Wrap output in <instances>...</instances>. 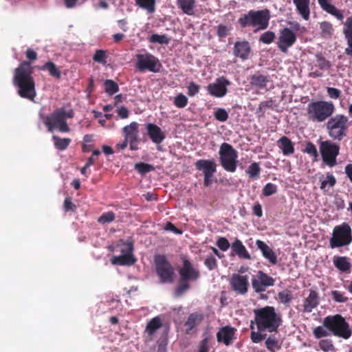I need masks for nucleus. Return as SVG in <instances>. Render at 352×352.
<instances>
[{"instance_id":"c03bdc74","label":"nucleus","mask_w":352,"mask_h":352,"mask_svg":"<svg viewBox=\"0 0 352 352\" xmlns=\"http://www.w3.org/2000/svg\"><path fill=\"white\" fill-rule=\"evenodd\" d=\"M245 172L251 179H257L261 173V168L258 163L254 162L251 164Z\"/></svg>"},{"instance_id":"4d7b16f0","label":"nucleus","mask_w":352,"mask_h":352,"mask_svg":"<svg viewBox=\"0 0 352 352\" xmlns=\"http://www.w3.org/2000/svg\"><path fill=\"white\" fill-rule=\"evenodd\" d=\"M275 38V34L272 31L264 32L260 37V41L265 44L271 43Z\"/></svg>"},{"instance_id":"4c0bfd02","label":"nucleus","mask_w":352,"mask_h":352,"mask_svg":"<svg viewBox=\"0 0 352 352\" xmlns=\"http://www.w3.org/2000/svg\"><path fill=\"white\" fill-rule=\"evenodd\" d=\"M331 333V330L322 324V325L318 326L313 330V335L316 339L327 337Z\"/></svg>"},{"instance_id":"79ce46f5","label":"nucleus","mask_w":352,"mask_h":352,"mask_svg":"<svg viewBox=\"0 0 352 352\" xmlns=\"http://www.w3.org/2000/svg\"><path fill=\"white\" fill-rule=\"evenodd\" d=\"M316 66L322 70H328L331 67V63L326 60L320 54L316 55Z\"/></svg>"},{"instance_id":"49530a36","label":"nucleus","mask_w":352,"mask_h":352,"mask_svg":"<svg viewBox=\"0 0 352 352\" xmlns=\"http://www.w3.org/2000/svg\"><path fill=\"white\" fill-rule=\"evenodd\" d=\"M135 169L141 175H145L147 173L154 170L155 168L153 165L140 162L135 164Z\"/></svg>"},{"instance_id":"ddd939ff","label":"nucleus","mask_w":352,"mask_h":352,"mask_svg":"<svg viewBox=\"0 0 352 352\" xmlns=\"http://www.w3.org/2000/svg\"><path fill=\"white\" fill-rule=\"evenodd\" d=\"M339 146L331 141H322L320 144V151L323 162L332 167L336 164V157L339 154Z\"/></svg>"},{"instance_id":"680f3d73","label":"nucleus","mask_w":352,"mask_h":352,"mask_svg":"<svg viewBox=\"0 0 352 352\" xmlns=\"http://www.w3.org/2000/svg\"><path fill=\"white\" fill-rule=\"evenodd\" d=\"M200 89V86L193 82H191L189 83V85L188 86V94L190 96H194L196 95Z\"/></svg>"},{"instance_id":"9d476101","label":"nucleus","mask_w":352,"mask_h":352,"mask_svg":"<svg viewBox=\"0 0 352 352\" xmlns=\"http://www.w3.org/2000/svg\"><path fill=\"white\" fill-rule=\"evenodd\" d=\"M219 154L223 168L228 172H235L237 166V151L231 145L224 142L220 147Z\"/></svg>"},{"instance_id":"13d9d810","label":"nucleus","mask_w":352,"mask_h":352,"mask_svg":"<svg viewBox=\"0 0 352 352\" xmlns=\"http://www.w3.org/2000/svg\"><path fill=\"white\" fill-rule=\"evenodd\" d=\"M133 245L132 242H126L123 244V248L121 249V254L123 255H133Z\"/></svg>"},{"instance_id":"5fc2aeb1","label":"nucleus","mask_w":352,"mask_h":352,"mask_svg":"<svg viewBox=\"0 0 352 352\" xmlns=\"http://www.w3.org/2000/svg\"><path fill=\"white\" fill-rule=\"evenodd\" d=\"M277 192V186L272 183H267L263 189V194L265 197H269L275 194Z\"/></svg>"},{"instance_id":"58836bf2","label":"nucleus","mask_w":352,"mask_h":352,"mask_svg":"<svg viewBox=\"0 0 352 352\" xmlns=\"http://www.w3.org/2000/svg\"><path fill=\"white\" fill-rule=\"evenodd\" d=\"M265 346L271 352H276L280 349L278 340L274 336H269L265 340Z\"/></svg>"},{"instance_id":"423d86ee","label":"nucleus","mask_w":352,"mask_h":352,"mask_svg":"<svg viewBox=\"0 0 352 352\" xmlns=\"http://www.w3.org/2000/svg\"><path fill=\"white\" fill-rule=\"evenodd\" d=\"M323 324L329 327L331 333L344 340L349 339L352 335L349 324L340 314L328 316L323 319Z\"/></svg>"},{"instance_id":"e433bc0d","label":"nucleus","mask_w":352,"mask_h":352,"mask_svg":"<svg viewBox=\"0 0 352 352\" xmlns=\"http://www.w3.org/2000/svg\"><path fill=\"white\" fill-rule=\"evenodd\" d=\"M177 2L184 13L188 15L193 14L195 4V0H177Z\"/></svg>"},{"instance_id":"0eeeda50","label":"nucleus","mask_w":352,"mask_h":352,"mask_svg":"<svg viewBox=\"0 0 352 352\" xmlns=\"http://www.w3.org/2000/svg\"><path fill=\"white\" fill-rule=\"evenodd\" d=\"M270 14L268 10H250L239 20L242 27L252 26L256 30H265L268 27Z\"/></svg>"},{"instance_id":"c9c22d12","label":"nucleus","mask_w":352,"mask_h":352,"mask_svg":"<svg viewBox=\"0 0 352 352\" xmlns=\"http://www.w3.org/2000/svg\"><path fill=\"white\" fill-rule=\"evenodd\" d=\"M268 81L267 77L261 74L253 75L250 79L251 85L258 89L265 88Z\"/></svg>"},{"instance_id":"f3484780","label":"nucleus","mask_w":352,"mask_h":352,"mask_svg":"<svg viewBox=\"0 0 352 352\" xmlns=\"http://www.w3.org/2000/svg\"><path fill=\"white\" fill-rule=\"evenodd\" d=\"M275 280L262 271H258L256 276L252 279V287L256 293L265 292L267 287L273 286Z\"/></svg>"},{"instance_id":"7c9ffc66","label":"nucleus","mask_w":352,"mask_h":352,"mask_svg":"<svg viewBox=\"0 0 352 352\" xmlns=\"http://www.w3.org/2000/svg\"><path fill=\"white\" fill-rule=\"evenodd\" d=\"M111 261L113 265H132L136 262V259L134 256L121 254L118 256H113Z\"/></svg>"},{"instance_id":"f8f14e48","label":"nucleus","mask_w":352,"mask_h":352,"mask_svg":"<svg viewBox=\"0 0 352 352\" xmlns=\"http://www.w3.org/2000/svg\"><path fill=\"white\" fill-rule=\"evenodd\" d=\"M136 67L139 71H149L152 72L160 71L161 64L159 60L151 54H138L136 55Z\"/></svg>"},{"instance_id":"a19ab883","label":"nucleus","mask_w":352,"mask_h":352,"mask_svg":"<svg viewBox=\"0 0 352 352\" xmlns=\"http://www.w3.org/2000/svg\"><path fill=\"white\" fill-rule=\"evenodd\" d=\"M321 35L324 38H329L333 34V28L332 25L327 21H323L320 24Z\"/></svg>"},{"instance_id":"37998d69","label":"nucleus","mask_w":352,"mask_h":352,"mask_svg":"<svg viewBox=\"0 0 352 352\" xmlns=\"http://www.w3.org/2000/svg\"><path fill=\"white\" fill-rule=\"evenodd\" d=\"M318 346L324 352H336V351L333 341L330 339L321 340L318 343Z\"/></svg>"},{"instance_id":"72a5a7b5","label":"nucleus","mask_w":352,"mask_h":352,"mask_svg":"<svg viewBox=\"0 0 352 352\" xmlns=\"http://www.w3.org/2000/svg\"><path fill=\"white\" fill-rule=\"evenodd\" d=\"M39 70L48 71L50 75L57 79H60L61 77V72L58 69L56 65L52 61H48L44 65L38 67Z\"/></svg>"},{"instance_id":"8fccbe9b","label":"nucleus","mask_w":352,"mask_h":352,"mask_svg":"<svg viewBox=\"0 0 352 352\" xmlns=\"http://www.w3.org/2000/svg\"><path fill=\"white\" fill-rule=\"evenodd\" d=\"M116 218L115 213L112 211L104 212L98 219V222L101 224H106L114 221Z\"/></svg>"},{"instance_id":"603ef678","label":"nucleus","mask_w":352,"mask_h":352,"mask_svg":"<svg viewBox=\"0 0 352 352\" xmlns=\"http://www.w3.org/2000/svg\"><path fill=\"white\" fill-rule=\"evenodd\" d=\"M278 298L281 303L287 304L292 300V294L288 290H283L278 294Z\"/></svg>"},{"instance_id":"dca6fc26","label":"nucleus","mask_w":352,"mask_h":352,"mask_svg":"<svg viewBox=\"0 0 352 352\" xmlns=\"http://www.w3.org/2000/svg\"><path fill=\"white\" fill-rule=\"evenodd\" d=\"M196 168L202 171L204 175V185L208 186L212 184V178L216 171L214 160H199L195 163Z\"/></svg>"},{"instance_id":"3c124183","label":"nucleus","mask_w":352,"mask_h":352,"mask_svg":"<svg viewBox=\"0 0 352 352\" xmlns=\"http://www.w3.org/2000/svg\"><path fill=\"white\" fill-rule=\"evenodd\" d=\"M214 116L218 121L225 122L228 118V113L225 109L217 108L214 112Z\"/></svg>"},{"instance_id":"b1692460","label":"nucleus","mask_w":352,"mask_h":352,"mask_svg":"<svg viewBox=\"0 0 352 352\" xmlns=\"http://www.w3.org/2000/svg\"><path fill=\"white\" fill-rule=\"evenodd\" d=\"M204 320V315L200 313L191 314L185 323V331L187 333H191L193 329L201 324Z\"/></svg>"},{"instance_id":"c756f323","label":"nucleus","mask_w":352,"mask_h":352,"mask_svg":"<svg viewBox=\"0 0 352 352\" xmlns=\"http://www.w3.org/2000/svg\"><path fill=\"white\" fill-rule=\"evenodd\" d=\"M319 181L320 182V189L324 192L328 191L336 182L335 177L329 173L327 175H320L319 177Z\"/></svg>"},{"instance_id":"5701e85b","label":"nucleus","mask_w":352,"mask_h":352,"mask_svg":"<svg viewBox=\"0 0 352 352\" xmlns=\"http://www.w3.org/2000/svg\"><path fill=\"white\" fill-rule=\"evenodd\" d=\"M250 52V46L248 41H237L234 44V54L243 60L248 58Z\"/></svg>"},{"instance_id":"1a4fd4ad","label":"nucleus","mask_w":352,"mask_h":352,"mask_svg":"<svg viewBox=\"0 0 352 352\" xmlns=\"http://www.w3.org/2000/svg\"><path fill=\"white\" fill-rule=\"evenodd\" d=\"M349 126V120L343 115H336L329 120L327 129L330 137L334 140H340L346 134Z\"/></svg>"},{"instance_id":"de8ad7c7","label":"nucleus","mask_w":352,"mask_h":352,"mask_svg":"<svg viewBox=\"0 0 352 352\" xmlns=\"http://www.w3.org/2000/svg\"><path fill=\"white\" fill-rule=\"evenodd\" d=\"M332 298L336 302L344 303L348 301L349 298L346 296L344 292L338 290H332L331 292Z\"/></svg>"},{"instance_id":"69168bd1","label":"nucleus","mask_w":352,"mask_h":352,"mask_svg":"<svg viewBox=\"0 0 352 352\" xmlns=\"http://www.w3.org/2000/svg\"><path fill=\"white\" fill-rule=\"evenodd\" d=\"M209 351V338L206 336L201 342L199 344L198 352H208Z\"/></svg>"},{"instance_id":"39448f33","label":"nucleus","mask_w":352,"mask_h":352,"mask_svg":"<svg viewBox=\"0 0 352 352\" xmlns=\"http://www.w3.org/2000/svg\"><path fill=\"white\" fill-rule=\"evenodd\" d=\"M334 111V106L330 102L312 101L307 104L306 111L308 120L322 122L330 117Z\"/></svg>"},{"instance_id":"a211bd4d","label":"nucleus","mask_w":352,"mask_h":352,"mask_svg":"<svg viewBox=\"0 0 352 352\" xmlns=\"http://www.w3.org/2000/svg\"><path fill=\"white\" fill-rule=\"evenodd\" d=\"M296 41L295 33L288 28H285L280 31L277 45L278 48L286 53L288 48L292 47Z\"/></svg>"},{"instance_id":"864d4df0","label":"nucleus","mask_w":352,"mask_h":352,"mask_svg":"<svg viewBox=\"0 0 352 352\" xmlns=\"http://www.w3.org/2000/svg\"><path fill=\"white\" fill-rule=\"evenodd\" d=\"M343 34L344 37L352 36V16L348 17L344 23Z\"/></svg>"},{"instance_id":"9b49d317","label":"nucleus","mask_w":352,"mask_h":352,"mask_svg":"<svg viewBox=\"0 0 352 352\" xmlns=\"http://www.w3.org/2000/svg\"><path fill=\"white\" fill-rule=\"evenodd\" d=\"M156 272L161 282L170 283L173 280L174 269L164 255H156L154 258Z\"/></svg>"},{"instance_id":"4468645a","label":"nucleus","mask_w":352,"mask_h":352,"mask_svg":"<svg viewBox=\"0 0 352 352\" xmlns=\"http://www.w3.org/2000/svg\"><path fill=\"white\" fill-rule=\"evenodd\" d=\"M231 289L236 294L245 296L250 287L249 276L233 274L229 280Z\"/></svg>"},{"instance_id":"338daca9","label":"nucleus","mask_w":352,"mask_h":352,"mask_svg":"<svg viewBox=\"0 0 352 352\" xmlns=\"http://www.w3.org/2000/svg\"><path fill=\"white\" fill-rule=\"evenodd\" d=\"M150 41L151 43H164L166 42V37L164 35L152 34L150 37Z\"/></svg>"},{"instance_id":"6e6552de","label":"nucleus","mask_w":352,"mask_h":352,"mask_svg":"<svg viewBox=\"0 0 352 352\" xmlns=\"http://www.w3.org/2000/svg\"><path fill=\"white\" fill-rule=\"evenodd\" d=\"M351 241V228L348 223H342L333 228L329 245L331 248H340L349 245Z\"/></svg>"},{"instance_id":"f257e3e1","label":"nucleus","mask_w":352,"mask_h":352,"mask_svg":"<svg viewBox=\"0 0 352 352\" xmlns=\"http://www.w3.org/2000/svg\"><path fill=\"white\" fill-rule=\"evenodd\" d=\"M33 72L30 62L23 60L14 69L12 80L13 85L18 89V94L30 100H34L36 96Z\"/></svg>"},{"instance_id":"473e14b6","label":"nucleus","mask_w":352,"mask_h":352,"mask_svg":"<svg viewBox=\"0 0 352 352\" xmlns=\"http://www.w3.org/2000/svg\"><path fill=\"white\" fill-rule=\"evenodd\" d=\"M333 263L335 267L341 272H347L351 267L349 258L346 256H334Z\"/></svg>"},{"instance_id":"aec40b11","label":"nucleus","mask_w":352,"mask_h":352,"mask_svg":"<svg viewBox=\"0 0 352 352\" xmlns=\"http://www.w3.org/2000/svg\"><path fill=\"white\" fill-rule=\"evenodd\" d=\"M320 300L318 293L314 290H310L309 296L304 300L302 311L310 313L318 307Z\"/></svg>"},{"instance_id":"0e129e2a","label":"nucleus","mask_w":352,"mask_h":352,"mask_svg":"<svg viewBox=\"0 0 352 352\" xmlns=\"http://www.w3.org/2000/svg\"><path fill=\"white\" fill-rule=\"evenodd\" d=\"M63 206H64V210L66 212L74 211L76 208V206L72 203L71 197L65 198V199L64 201Z\"/></svg>"},{"instance_id":"7ed1b4c3","label":"nucleus","mask_w":352,"mask_h":352,"mask_svg":"<svg viewBox=\"0 0 352 352\" xmlns=\"http://www.w3.org/2000/svg\"><path fill=\"white\" fill-rule=\"evenodd\" d=\"M74 117V110H65L64 107L55 109L52 113L43 118V122L47 131L52 132L57 129L61 133H67L70 128L67 124V119Z\"/></svg>"},{"instance_id":"2eb2a0df","label":"nucleus","mask_w":352,"mask_h":352,"mask_svg":"<svg viewBox=\"0 0 352 352\" xmlns=\"http://www.w3.org/2000/svg\"><path fill=\"white\" fill-rule=\"evenodd\" d=\"M230 85V80L224 76H221L217 78L214 82L210 83L206 87V90L213 97L223 98L227 94L228 87Z\"/></svg>"},{"instance_id":"f03ea898","label":"nucleus","mask_w":352,"mask_h":352,"mask_svg":"<svg viewBox=\"0 0 352 352\" xmlns=\"http://www.w3.org/2000/svg\"><path fill=\"white\" fill-rule=\"evenodd\" d=\"M253 322L258 331L267 333L276 331L282 323L281 315L274 307L265 306L254 309Z\"/></svg>"},{"instance_id":"393cba45","label":"nucleus","mask_w":352,"mask_h":352,"mask_svg":"<svg viewBox=\"0 0 352 352\" xmlns=\"http://www.w3.org/2000/svg\"><path fill=\"white\" fill-rule=\"evenodd\" d=\"M138 126L136 122H132L129 125L123 127L122 131L126 140H138Z\"/></svg>"},{"instance_id":"c85d7f7f","label":"nucleus","mask_w":352,"mask_h":352,"mask_svg":"<svg viewBox=\"0 0 352 352\" xmlns=\"http://www.w3.org/2000/svg\"><path fill=\"white\" fill-rule=\"evenodd\" d=\"M278 146L282 150L285 155H288L294 153V148L292 141L287 137L283 136L278 141Z\"/></svg>"},{"instance_id":"bb28decb","label":"nucleus","mask_w":352,"mask_h":352,"mask_svg":"<svg viewBox=\"0 0 352 352\" xmlns=\"http://www.w3.org/2000/svg\"><path fill=\"white\" fill-rule=\"evenodd\" d=\"M320 7L327 12L332 14L338 20H342L344 16L342 12L336 8L333 5L331 4L328 0H318Z\"/></svg>"},{"instance_id":"4be33fe9","label":"nucleus","mask_w":352,"mask_h":352,"mask_svg":"<svg viewBox=\"0 0 352 352\" xmlns=\"http://www.w3.org/2000/svg\"><path fill=\"white\" fill-rule=\"evenodd\" d=\"M147 134L151 140L156 144L161 143L164 139V135L161 129L155 124L148 123L146 126Z\"/></svg>"},{"instance_id":"bf43d9fd","label":"nucleus","mask_w":352,"mask_h":352,"mask_svg":"<svg viewBox=\"0 0 352 352\" xmlns=\"http://www.w3.org/2000/svg\"><path fill=\"white\" fill-rule=\"evenodd\" d=\"M204 263L209 270H212L217 266V259L212 255L208 256L205 259Z\"/></svg>"},{"instance_id":"2f4dec72","label":"nucleus","mask_w":352,"mask_h":352,"mask_svg":"<svg viewBox=\"0 0 352 352\" xmlns=\"http://www.w3.org/2000/svg\"><path fill=\"white\" fill-rule=\"evenodd\" d=\"M162 326V323L160 317L157 316L152 318L146 324L145 332L147 333L150 339L152 336Z\"/></svg>"},{"instance_id":"412c9836","label":"nucleus","mask_w":352,"mask_h":352,"mask_svg":"<svg viewBox=\"0 0 352 352\" xmlns=\"http://www.w3.org/2000/svg\"><path fill=\"white\" fill-rule=\"evenodd\" d=\"M256 245L261 251L263 256L267 259L271 264L276 265L277 263L276 254L265 242L261 240H257L256 241Z\"/></svg>"},{"instance_id":"e2e57ef3","label":"nucleus","mask_w":352,"mask_h":352,"mask_svg":"<svg viewBox=\"0 0 352 352\" xmlns=\"http://www.w3.org/2000/svg\"><path fill=\"white\" fill-rule=\"evenodd\" d=\"M305 152L308 154L311 155L314 157H317V156H318V152H317L316 147L311 142L307 143L305 148Z\"/></svg>"},{"instance_id":"a18cd8bd","label":"nucleus","mask_w":352,"mask_h":352,"mask_svg":"<svg viewBox=\"0 0 352 352\" xmlns=\"http://www.w3.org/2000/svg\"><path fill=\"white\" fill-rule=\"evenodd\" d=\"M105 91L110 96L119 91L118 85L112 80H106L104 82Z\"/></svg>"},{"instance_id":"6ab92c4d","label":"nucleus","mask_w":352,"mask_h":352,"mask_svg":"<svg viewBox=\"0 0 352 352\" xmlns=\"http://www.w3.org/2000/svg\"><path fill=\"white\" fill-rule=\"evenodd\" d=\"M235 332L236 329L234 327L230 326L223 327L217 333V341L228 346L236 339Z\"/></svg>"},{"instance_id":"f704fd0d","label":"nucleus","mask_w":352,"mask_h":352,"mask_svg":"<svg viewBox=\"0 0 352 352\" xmlns=\"http://www.w3.org/2000/svg\"><path fill=\"white\" fill-rule=\"evenodd\" d=\"M52 140L55 148L61 151L66 150L72 142L69 138H62L57 135H53Z\"/></svg>"},{"instance_id":"6e6d98bb","label":"nucleus","mask_w":352,"mask_h":352,"mask_svg":"<svg viewBox=\"0 0 352 352\" xmlns=\"http://www.w3.org/2000/svg\"><path fill=\"white\" fill-rule=\"evenodd\" d=\"M106 58V52L102 50H97L93 56L94 60L100 63H105Z\"/></svg>"},{"instance_id":"09e8293b","label":"nucleus","mask_w":352,"mask_h":352,"mask_svg":"<svg viewBox=\"0 0 352 352\" xmlns=\"http://www.w3.org/2000/svg\"><path fill=\"white\" fill-rule=\"evenodd\" d=\"M137 5L153 12L155 10V0H135Z\"/></svg>"},{"instance_id":"ea45409f","label":"nucleus","mask_w":352,"mask_h":352,"mask_svg":"<svg viewBox=\"0 0 352 352\" xmlns=\"http://www.w3.org/2000/svg\"><path fill=\"white\" fill-rule=\"evenodd\" d=\"M254 325L253 321L251 322L250 328L251 332V340L254 343H259L261 341L264 340L266 337V334H263L265 331H254Z\"/></svg>"},{"instance_id":"a878e982","label":"nucleus","mask_w":352,"mask_h":352,"mask_svg":"<svg viewBox=\"0 0 352 352\" xmlns=\"http://www.w3.org/2000/svg\"><path fill=\"white\" fill-rule=\"evenodd\" d=\"M231 248L232 252H234L239 258L245 259L251 258L250 254L248 252L246 248L239 239H235L231 245Z\"/></svg>"},{"instance_id":"052dcab7","label":"nucleus","mask_w":352,"mask_h":352,"mask_svg":"<svg viewBox=\"0 0 352 352\" xmlns=\"http://www.w3.org/2000/svg\"><path fill=\"white\" fill-rule=\"evenodd\" d=\"M217 245L220 250L224 252L228 250L230 247L228 241L224 237L219 238L217 241Z\"/></svg>"},{"instance_id":"cd10ccee","label":"nucleus","mask_w":352,"mask_h":352,"mask_svg":"<svg viewBox=\"0 0 352 352\" xmlns=\"http://www.w3.org/2000/svg\"><path fill=\"white\" fill-rule=\"evenodd\" d=\"M293 1L298 13L305 20H308L310 14V0H293Z\"/></svg>"},{"instance_id":"774afa93","label":"nucleus","mask_w":352,"mask_h":352,"mask_svg":"<svg viewBox=\"0 0 352 352\" xmlns=\"http://www.w3.org/2000/svg\"><path fill=\"white\" fill-rule=\"evenodd\" d=\"M347 47L345 49V53L352 57V36L345 37Z\"/></svg>"},{"instance_id":"20e7f679","label":"nucleus","mask_w":352,"mask_h":352,"mask_svg":"<svg viewBox=\"0 0 352 352\" xmlns=\"http://www.w3.org/2000/svg\"><path fill=\"white\" fill-rule=\"evenodd\" d=\"M182 264L179 268V280L177 283V296L190 289V283L199 278V272L184 256L181 257Z\"/></svg>"}]
</instances>
